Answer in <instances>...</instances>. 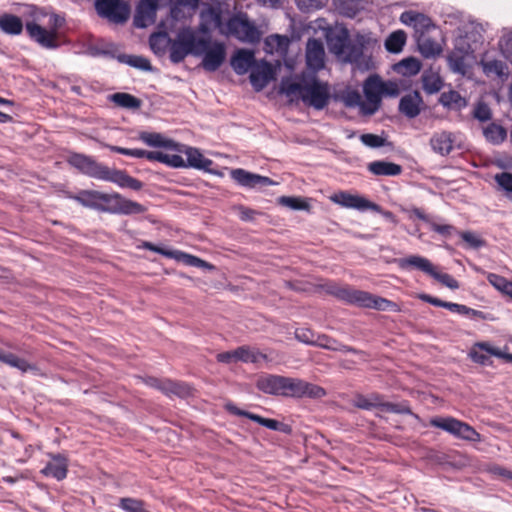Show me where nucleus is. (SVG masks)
Returning a JSON list of instances; mask_svg holds the SVG:
<instances>
[{
    "mask_svg": "<svg viewBox=\"0 0 512 512\" xmlns=\"http://www.w3.org/2000/svg\"><path fill=\"white\" fill-rule=\"evenodd\" d=\"M221 33L233 36L241 42L257 43L261 34L256 25L251 22L246 13H238L230 17L225 30Z\"/></svg>",
    "mask_w": 512,
    "mask_h": 512,
    "instance_id": "nucleus-6",
    "label": "nucleus"
},
{
    "mask_svg": "<svg viewBox=\"0 0 512 512\" xmlns=\"http://www.w3.org/2000/svg\"><path fill=\"white\" fill-rule=\"evenodd\" d=\"M100 191L80 190L76 194H69L68 197L86 208L97 210Z\"/></svg>",
    "mask_w": 512,
    "mask_h": 512,
    "instance_id": "nucleus-37",
    "label": "nucleus"
},
{
    "mask_svg": "<svg viewBox=\"0 0 512 512\" xmlns=\"http://www.w3.org/2000/svg\"><path fill=\"white\" fill-rule=\"evenodd\" d=\"M163 164H166L169 167L173 168H185L186 162L185 160L178 154H165L164 162Z\"/></svg>",
    "mask_w": 512,
    "mask_h": 512,
    "instance_id": "nucleus-64",
    "label": "nucleus"
},
{
    "mask_svg": "<svg viewBox=\"0 0 512 512\" xmlns=\"http://www.w3.org/2000/svg\"><path fill=\"white\" fill-rule=\"evenodd\" d=\"M183 153L186 155V167H192L198 170H203L213 175L223 176L222 172L214 170L211 168L213 165V161L203 156L199 149L193 147H186L185 150L182 149Z\"/></svg>",
    "mask_w": 512,
    "mask_h": 512,
    "instance_id": "nucleus-17",
    "label": "nucleus"
},
{
    "mask_svg": "<svg viewBox=\"0 0 512 512\" xmlns=\"http://www.w3.org/2000/svg\"><path fill=\"white\" fill-rule=\"evenodd\" d=\"M439 103L450 110H461L467 106V101L455 90L441 93Z\"/></svg>",
    "mask_w": 512,
    "mask_h": 512,
    "instance_id": "nucleus-36",
    "label": "nucleus"
},
{
    "mask_svg": "<svg viewBox=\"0 0 512 512\" xmlns=\"http://www.w3.org/2000/svg\"><path fill=\"white\" fill-rule=\"evenodd\" d=\"M236 354V362L241 361L244 363H258L261 360L266 361L267 355L263 354L257 349L251 348L249 346H240L235 349Z\"/></svg>",
    "mask_w": 512,
    "mask_h": 512,
    "instance_id": "nucleus-38",
    "label": "nucleus"
},
{
    "mask_svg": "<svg viewBox=\"0 0 512 512\" xmlns=\"http://www.w3.org/2000/svg\"><path fill=\"white\" fill-rule=\"evenodd\" d=\"M53 461L49 462L41 471V473L47 477L55 478L61 481L66 478L68 473L67 459L60 455H53Z\"/></svg>",
    "mask_w": 512,
    "mask_h": 512,
    "instance_id": "nucleus-26",
    "label": "nucleus"
},
{
    "mask_svg": "<svg viewBox=\"0 0 512 512\" xmlns=\"http://www.w3.org/2000/svg\"><path fill=\"white\" fill-rule=\"evenodd\" d=\"M367 169L376 176H398L403 171L401 165L385 160L370 162Z\"/></svg>",
    "mask_w": 512,
    "mask_h": 512,
    "instance_id": "nucleus-28",
    "label": "nucleus"
},
{
    "mask_svg": "<svg viewBox=\"0 0 512 512\" xmlns=\"http://www.w3.org/2000/svg\"><path fill=\"white\" fill-rule=\"evenodd\" d=\"M68 162L90 177L115 183L121 188L139 191L143 187L140 180L130 176L126 171L109 168L98 163L92 157L74 153L69 157Z\"/></svg>",
    "mask_w": 512,
    "mask_h": 512,
    "instance_id": "nucleus-1",
    "label": "nucleus"
},
{
    "mask_svg": "<svg viewBox=\"0 0 512 512\" xmlns=\"http://www.w3.org/2000/svg\"><path fill=\"white\" fill-rule=\"evenodd\" d=\"M279 204L286 206L292 210H306L310 209V204L303 197L296 196H281L278 199Z\"/></svg>",
    "mask_w": 512,
    "mask_h": 512,
    "instance_id": "nucleus-46",
    "label": "nucleus"
},
{
    "mask_svg": "<svg viewBox=\"0 0 512 512\" xmlns=\"http://www.w3.org/2000/svg\"><path fill=\"white\" fill-rule=\"evenodd\" d=\"M363 91L367 104H363L362 109L373 114L379 108L381 96L385 92V82L378 75H371L364 82Z\"/></svg>",
    "mask_w": 512,
    "mask_h": 512,
    "instance_id": "nucleus-11",
    "label": "nucleus"
},
{
    "mask_svg": "<svg viewBox=\"0 0 512 512\" xmlns=\"http://www.w3.org/2000/svg\"><path fill=\"white\" fill-rule=\"evenodd\" d=\"M497 184L507 192H512V173L501 172L495 175Z\"/></svg>",
    "mask_w": 512,
    "mask_h": 512,
    "instance_id": "nucleus-59",
    "label": "nucleus"
},
{
    "mask_svg": "<svg viewBox=\"0 0 512 512\" xmlns=\"http://www.w3.org/2000/svg\"><path fill=\"white\" fill-rule=\"evenodd\" d=\"M202 67L209 72L218 70L226 59V46L219 41L211 42L208 39V44L205 48H201Z\"/></svg>",
    "mask_w": 512,
    "mask_h": 512,
    "instance_id": "nucleus-12",
    "label": "nucleus"
},
{
    "mask_svg": "<svg viewBox=\"0 0 512 512\" xmlns=\"http://www.w3.org/2000/svg\"><path fill=\"white\" fill-rule=\"evenodd\" d=\"M360 140L363 144L372 148H378L384 145V139L382 137L371 133L362 134Z\"/></svg>",
    "mask_w": 512,
    "mask_h": 512,
    "instance_id": "nucleus-61",
    "label": "nucleus"
},
{
    "mask_svg": "<svg viewBox=\"0 0 512 512\" xmlns=\"http://www.w3.org/2000/svg\"><path fill=\"white\" fill-rule=\"evenodd\" d=\"M406 40V33L403 30H396L385 40V48L390 53H400L406 44Z\"/></svg>",
    "mask_w": 512,
    "mask_h": 512,
    "instance_id": "nucleus-40",
    "label": "nucleus"
},
{
    "mask_svg": "<svg viewBox=\"0 0 512 512\" xmlns=\"http://www.w3.org/2000/svg\"><path fill=\"white\" fill-rule=\"evenodd\" d=\"M106 147L114 153L122 154L125 156H130L134 158H145L147 159V153L148 151L143 149H130V148H124L120 146L115 145H106Z\"/></svg>",
    "mask_w": 512,
    "mask_h": 512,
    "instance_id": "nucleus-54",
    "label": "nucleus"
},
{
    "mask_svg": "<svg viewBox=\"0 0 512 512\" xmlns=\"http://www.w3.org/2000/svg\"><path fill=\"white\" fill-rule=\"evenodd\" d=\"M97 210L110 214L134 215L146 212L147 208L136 202L123 197L120 193L100 192Z\"/></svg>",
    "mask_w": 512,
    "mask_h": 512,
    "instance_id": "nucleus-5",
    "label": "nucleus"
},
{
    "mask_svg": "<svg viewBox=\"0 0 512 512\" xmlns=\"http://www.w3.org/2000/svg\"><path fill=\"white\" fill-rule=\"evenodd\" d=\"M0 30L9 35H19L23 30V22L16 15L4 13L0 15Z\"/></svg>",
    "mask_w": 512,
    "mask_h": 512,
    "instance_id": "nucleus-35",
    "label": "nucleus"
},
{
    "mask_svg": "<svg viewBox=\"0 0 512 512\" xmlns=\"http://www.w3.org/2000/svg\"><path fill=\"white\" fill-rule=\"evenodd\" d=\"M324 60L325 50L322 41L316 38L309 39L306 45L307 66L314 71H319L324 67Z\"/></svg>",
    "mask_w": 512,
    "mask_h": 512,
    "instance_id": "nucleus-18",
    "label": "nucleus"
},
{
    "mask_svg": "<svg viewBox=\"0 0 512 512\" xmlns=\"http://www.w3.org/2000/svg\"><path fill=\"white\" fill-rule=\"evenodd\" d=\"M298 7L301 10H316L322 8L327 0H296Z\"/></svg>",
    "mask_w": 512,
    "mask_h": 512,
    "instance_id": "nucleus-62",
    "label": "nucleus"
},
{
    "mask_svg": "<svg viewBox=\"0 0 512 512\" xmlns=\"http://www.w3.org/2000/svg\"><path fill=\"white\" fill-rule=\"evenodd\" d=\"M400 21L407 26L413 27L415 37L420 34L429 33L431 29H435V25L430 17L412 10L404 11L400 15Z\"/></svg>",
    "mask_w": 512,
    "mask_h": 512,
    "instance_id": "nucleus-16",
    "label": "nucleus"
},
{
    "mask_svg": "<svg viewBox=\"0 0 512 512\" xmlns=\"http://www.w3.org/2000/svg\"><path fill=\"white\" fill-rule=\"evenodd\" d=\"M327 45L331 53L340 57L344 55L348 46L349 32L346 28H341L335 32H330L326 37Z\"/></svg>",
    "mask_w": 512,
    "mask_h": 512,
    "instance_id": "nucleus-24",
    "label": "nucleus"
},
{
    "mask_svg": "<svg viewBox=\"0 0 512 512\" xmlns=\"http://www.w3.org/2000/svg\"><path fill=\"white\" fill-rule=\"evenodd\" d=\"M363 55L362 46L348 41L344 55L340 56L345 62H358Z\"/></svg>",
    "mask_w": 512,
    "mask_h": 512,
    "instance_id": "nucleus-49",
    "label": "nucleus"
},
{
    "mask_svg": "<svg viewBox=\"0 0 512 512\" xmlns=\"http://www.w3.org/2000/svg\"><path fill=\"white\" fill-rule=\"evenodd\" d=\"M473 114L474 117L481 122L490 120L492 116L490 107L484 102H479L476 105Z\"/></svg>",
    "mask_w": 512,
    "mask_h": 512,
    "instance_id": "nucleus-58",
    "label": "nucleus"
},
{
    "mask_svg": "<svg viewBox=\"0 0 512 512\" xmlns=\"http://www.w3.org/2000/svg\"><path fill=\"white\" fill-rule=\"evenodd\" d=\"M422 88L427 94L438 93L444 86L441 76L432 70H426L421 76Z\"/></svg>",
    "mask_w": 512,
    "mask_h": 512,
    "instance_id": "nucleus-34",
    "label": "nucleus"
},
{
    "mask_svg": "<svg viewBox=\"0 0 512 512\" xmlns=\"http://www.w3.org/2000/svg\"><path fill=\"white\" fill-rule=\"evenodd\" d=\"M382 411L396 413V414H405L411 415L412 410L407 402L400 403H392V402H382Z\"/></svg>",
    "mask_w": 512,
    "mask_h": 512,
    "instance_id": "nucleus-51",
    "label": "nucleus"
},
{
    "mask_svg": "<svg viewBox=\"0 0 512 512\" xmlns=\"http://www.w3.org/2000/svg\"><path fill=\"white\" fill-rule=\"evenodd\" d=\"M282 91L287 95L298 94L304 104L316 110L324 109L330 100L329 85L315 76L300 82H282Z\"/></svg>",
    "mask_w": 512,
    "mask_h": 512,
    "instance_id": "nucleus-3",
    "label": "nucleus"
},
{
    "mask_svg": "<svg viewBox=\"0 0 512 512\" xmlns=\"http://www.w3.org/2000/svg\"><path fill=\"white\" fill-rule=\"evenodd\" d=\"M424 107L423 98L418 91L405 94L399 102V111L410 119L417 117Z\"/></svg>",
    "mask_w": 512,
    "mask_h": 512,
    "instance_id": "nucleus-19",
    "label": "nucleus"
},
{
    "mask_svg": "<svg viewBox=\"0 0 512 512\" xmlns=\"http://www.w3.org/2000/svg\"><path fill=\"white\" fill-rule=\"evenodd\" d=\"M316 347H320L323 349L331 350V351H339L344 353H353L360 354L361 351L357 350L352 346L345 345L335 338L330 337L326 334H319L316 338Z\"/></svg>",
    "mask_w": 512,
    "mask_h": 512,
    "instance_id": "nucleus-31",
    "label": "nucleus"
},
{
    "mask_svg": "<svg viewBox=\"0 0 512 512\" xmlns=\"http://www.w3.org/2000/svg\"><path fill=\"white\" fill-rule=\"evenodd\" d=\"M0 362L7 364L11 367L17 368L23 373L28 371L36 373L38 371V367L36 365L29 363L24 358H20L13 353H6L0 351Z\"/></svg>",
    "mask_w": 512,
    "mask_h": 512,
    "instance_id": "nucleus-33",
    "label": "nucleus"
},
{
    "mask_svg": "<svg viewBox=\"0 0 512 512\" xmlns=\"http://www.w3.org/2000/svg\"><path fill=\"white\" fill-rule=\"evenodd\" d=\"M295 338L304 344L310 346H316V338L318 337V333H315L310 328H297L294 332Z\"/></svg>",
    "mask_w": 512,
    "mask_h": 512,
    "instance_id": "nucleus-50",
    "label": "nucleus"
},
{
    "mask_svg": "<svg viewBox=\"0 0 512 512\" xmlns=\"http://www.w3.org/2000/svg\"><path fill=\"white\" fill-rule=\"evenodd\" d=\"M483 71L487 76L496 75L502 77L507 69L506 64L501 60L482 61Z\"/></svg>",
    "mask_w": 512,
    "mask_h": 512,
    "instance_id": "nucleus-47",
    "label": "nucleus"
},
{
    "mask_svg": "<svg viewBox=\"0 0 512 512\" xmlns=\"http://www.w3.org/2000/svg\"><path fill=\"white\" fill-rule=\"evenodd\" d=\"M284 378L281 375H266L257 380L256 387L263 393L282 396Z\"/></svg>",
    "mask_w": 512,
    "mask_h": 512,
    "instance_id": "nucleus-25",
    "label": "nucleus"
},
{
    "mask_svg": "<svg viewBox=\"0 0 512 512\" xmlns=\"http://www.w3.org/2000/svg\"><path fill=\"white\" fill-rule=\"evenodd\" d=\"M208 39L196 37L193 30L184 28L177 34L176 39L171 43L169 49V58L173 63L182 62L187 55H201V48H205Z\"/></svg>",
    "mask_w": 512,
    "mask_h": 512,
    "instance_id": "nucleus-4",
    "label": "nucleus"
},
{
    "mask_svg": "<svg viewBox=\"0 0 512 512\" xmlns=\"http://www.w3.org/2000/svg\"><path fill=\"white\" fill-rule=\"evenodd\" d=\"M429 424L464 440H480V434L472 426L454 417H434L430 419Z\"/></svg>",
    "mask_w": 512,
    "mask_h": 512,
    "instance_id": "nucleus-8",
    "label": "nucleus"
},
{
    "mask_svg": "<svg viewBox=\"0 0 512 512\" xmlns=\"http://www.w3.org/2000/svg\"><path fill=\"white\" fill-rule=\"evenodd\" d=\"M342 101L347 107H356L359 105H363L361 103V95L356 90H347L343 92Z\"/></svg>",
    "mask_w": 512,
    "mask_h": 512,
    "instance_id": "nucleus-57",
    "label": "nucleus"
},
{
    "mask_svg": "<svg viewBox=\"0 0 512 512\" xmlns=\"http://www.w3.org/2000/svg\"><path fill=\"white\" fill-rule=\"evenodd\" d=\"M255 63L254 52L248 49H238L230 61L231 67L238 75L247 73Z\"/></svg>",
    "mask_w": 512,
    "mask_h": 512,
    "instance_id": "nucleus-22",
    "label": "nucleus"
},
{
    "mask_svg": "<svg viewBox=\"0 0 512 512\" xmlns=\"http://www.w3.org/2000/svg\"><path fill=\"white\" fill-rule=\"evenodd\" d=\"M398 265L401 269L414 268L430 276L435 269V266L427 258L418 255L401 258L398 260Z\"/></svg>",
    "mask_w": 512,
    "mask_h": 512,
    "instance_id": "nucleus-27",
    "label": "nucleus"
},
{
    "mask_svg": "<svg viewBox=\"0 0 512 512\" xmlns=\"http://www.w3.org/2000/svg\"><path fill=\"white\" fill-rule=\"evenodd\" d=\"M326 390L316 384L309 383L300 378L286 377L284 378L283 395L284 397L293 398H311L320 399L326 396Z\"/></svg>",
    "mask_w": 512,
    "mask_h": 512,
    "instance_id": "nucleus-7",
    "label": "nucleus"
},
{
    "mask_svg": "<svg viewBox=\"0 0 512 512\" xmlns=\"http://www.w3.org/2000/svg\"><path fill=\"white\" fill-rule=\"evenodd\" d=\"M331 201L345 208L357 209V210H373L376 212H381V208L378 204L373 203L366 198L353 195L346 191H340L331 196Z\"/></svg>",
    "mask_w": 512,
    "mask_h": 512,
    "instance_id": "nucleus-14",
    "label": "nucleus"
},
{
    "mask_svg": "<svg viewBox=\"0 0 512 512\" xmlns=\"http://www.w3.org/2000/svg\"><path fill=\"white\" fill-rule=\"evenodd\" d=\"M171 7V16L178 20L180 18V7H188L191 9H196L199 5V0H170Z\"/></svg>",
    "mask_w": 512,
    "mask_h": 512,
    "instance_id": "nucleus-52",
    "label": "nucleus"
},
{
    "mask_svg": "<svg viewBox=\"0 0 512 512\" xmlns=\"http://www.w3.org/2000/svg\"><path fill=\"white\" fill-rule=\"evenodd\" d=\"M322 288L327 294L347 304L381 311L393 310L396 307L394 302L386 298L352 288L348 285H340L331 281L322 285Z\"/></svg>",
    "mask_w": 512,
    "mask_h": 512,
    "instance_id": "nucleus-2",
    "label": "nucleus"
},
{
    "mask_svg": "<svg viewBox=\"0 0 512 512\" xmlns=\"http://www.w3.org/2000/svg\"><path fill=\"white\" fill-rule=\"evenodd\" d=\"M139 139L151 147H163L177 152L182 151L179 144L171 139L164 138L160 133L142 132Z\"/></svg>",
    "mask_w": 512,
    "mask_h": 512,
    "instance_id": "nucleus-30",
    "label": "nucleus"
},
{
    "mask_svg": "<svg viewBox=\"0 0 512 512\" xmlns=\"http://www.w3.org/2000/svg\"><path fill=\"white\" fill-rule=\"evenodd\" d=\"M476 48L469 43L468 35L460 37L456 40L453 51H458L461 54L473 56Z\"/></svg>",
    "mask_w": 512,
    "mask_h": 512,
    "instance_id": "nucleus-56",
    "label": "nucleus"
},
{
    "mask_svg": "<svg viewBox=\"0 0 512 512\" xmlns=\"http://www.w3.org/2000/svg\"><path fill=\"white\" fill-rule=\"evenodd\" d=\"M487 280L492 286H494L497 290L501 292L504 291L509 282L505 277L495 273H489L487 276Z\"/></svg>",
    "mask_w": 512,
    "mask_h": 512,
    "instance_id": "nucleus-63",
    "label": "nucleus"
},
{
    "mask_svg": "<svg viewBox=\"0 0 512 512\" xmlns=\"http://www.w3.org/2000/svg\"><path fill=\"white\" fill-rule=\"evenodd\" d=\"M430 144L436 153L448 155L453 150V135L447 131L435 133L430 139Z\"/></svg>",
    "mask_w": 512,
    "mask_h": 512,
    "instance_id": "nucleus-29",
    "label": "nucleus"
},
{
    "mask_svg": "<svg viewBox=\"0 0 512 512\" xmlns=\"http://www.w3.org/2000/svg\"><path fill=\"white\" fill-rule=\"evenodd\" d=\"M482 345H485L488 348L493 347L488 342H477L472 347L469 355L475 363H478L481 365H487L490 363V356H492V355L489 354L485 348L480 347Z\"/></svg>",
    "mask_w": 512,
    "mask_h": 512,
    "instance_id": "nucleus-44",
    "label": "nucleus"
},
{
    "mask_svg": "<svg viewBox=\"0 0 512 512\" xmlns=\"http://www.w3.org/2000/svg\"><path fill=\"white\" fill-rule=\"evenodd\" d=\"M230 176L238 185L250 189L256 187H267L275 184V182L267 176L252 173L242 168L232 169L230 171Z\"/></svg>",
    "mask_w": 512,
    "mask_h": 512,
    "instance_id": "nucleus-15",
    "label": "nucleus"
},
{
    "mask_svg": "<svg viewBox=\"0 0 512 512\" xmlns=\"http://www.w3.org/2000/svg\"><path fill=\"white\" fill-rule=\"evenodd\" d=\"M110 99L116 106L126 109H139L142 104L139 98L125 92L114 93Z\"/></svg>",
    "mask_w": 512,
    "mask_h": 512,
    "instance_id": "nucleus-39",
    "label": "nucleus"
},
{
    "mask_svg": "<svg viewBox=\"0 0 512 512\" xmlns=\"http://www.w3.org/2000/svg\"><path fill=\"white\" fill-rule=\"evenodd\" d=\"M144 382L146 385L161 391L163 394L169 397L177 396L180 398H185L191 395L192 392V389L188 384L184 382L172 381L170 379L147 377L144 379Z\"/></svg>",
    "mask_w": 512,
    "mask_h": 512,
    "instance_id": "nucleus-13",
    "label": "nucleus"
},
{
    "mask_svg": "<svg viewBox=\"0 0 512 512\" xmlns=\"http://www.w3.org/2000/svg\"><path fill=\"white\" fill-rule=\"evenodd\" d=\"M421 70V62L416 58L410 57L403 59L395 65V71L404 76H414Z\"/></svg>",
    "mask_w": 512,
    "mask_h": 512,
    "instance_id": "nucleus-43",
    "label": "nucleus"
},
{
    "mask_svg": "<svg viewBox=\"0 0 512 512\" xmlns=\"http://www.w3.org/2000/svg\"><path fill=\"white\" fill-rule=\"evenodd\" d=\"M28 35L45 48L57 47V34L55 31H48L37 23L26 24Z\"/></svg>",
    "mask_w": 512,
    "mask_h": 512,
    "instance_id": "nucleus-20",
    "label": "nucleus"
},
{
    "mask_svg": "<svg viewBox=\"0 0 512 512\" xmlns=\"http://www.w3.org/2000/svg\"><path fill=\"white\" fill-rule=\"evenodd\" d=\"M470 56L461 54L458 51H451L448 55V63L450 69L458 74L465 75L467 72V59Z\"/></svg>",
    "mask_w": 512,
    "mask_h": 512,
    "instance_id": "nucleus-42",
    "label": "nucleus"
},
{
    "mask_svg": "<svg viewBox=\"0 0 512 512\" xmlns=\"http://www.w3.org/2000/svg\"><path fill=\"white\" fill-rule=\"evenodd\" d=\"M97 13L113 23H124L129 18L130 8L121 0H96Z\"/></svg>",
    "mask_w": 512,
    "mask_h": 512,
    "instance_id": "nucleus-9",
    "label": "nucleus"
},
{
    "mask_svg": "<svg viewBox=\"0 0 512 512\" xmlns=\"http://www.w3.org/2000/svg\"><path fill=\"white\" fill-rule=\"evenodd\" d=\"M416 41L421 55L425 58L435 57L442 51L440 44L432 39L428 33L417 35Z\"/></svg>",
    "mask_w": 512,
    "mask_h": 512,
    "instance_id": "nucleus-32",
    "label": "nucleus"
},
{
    "mask_svg": "<svg viewBox=\"0 0 512 512\" xmlns=\"http://www.w3.org/2000/svg\"><path fill=\"white\" fill-rule=\"evenodd\" d=\"M202 18L208 23H213L216 28L223 30L222 12L219 8L209 7L206 12H202Z\"/></svg>",
    "mask_w": 512,
    "mask_h": 512,
    "instance_id": "nucleus-53",
    "label": "nucleus"
},
{
    "mask_svg": "<svg viewBox=\"0 0 512 512\" xmlns=\"http://www.w3.org/2000/svg\"><path fill=\"white\" fill-rule=\"evenodd\" d=\"M483 133L485 138L493 144L502 143L507 136L506 130L501 125L495 123H491L485 127Z\"/></svg>",
    "mask_w": 512,
    "mask_h": 512,
    "instance_id": "nucleus-45",
    "label": "nucleus"
},
{
    "mask_svg": "<svg viewBox=\"0 0 512 512\" xmlns=\"http://www.w3.org/2000/svg\"><path fill=\"white\" fill-rule=\"evenodd\" d=\"M382 402V396L377 393H372L369 396L358 394L354 399V406L365 410H370L372 408L382 409Z\"/></svg>",
    "mask_w": 512,
    "mask_h": 512,
    "instance_id": "nucleus-41",
    "label": "nucleus"
},
{
    "mask_svg": "<svg viewBox=\"0 0 512 512\" xmlns=\"http://www.w3.org/2000/svg\"><path fill=\"white\" fill-rule=\"evenodd\" d=\"M225 410L235 416L246 417L270 430L279 431L284 434H291L292 427L289 424L280 422L275 419L265 418L258 414L251 413L249 411L238 408L234 403L228 402L224 406Z\"/></svg>",
    "mask_w": 512,
    "mask_h": 512,
    "instance_id": "nucleus-10",
    "label": "nucleus"
},
{
    "mask_svg": "<svg viewBox=\"0 0 512 512\" xmlns=\"http://www.w3.org/2000/svg\"><path fill=\"white\" fill-rule=\"evenodd\" d=\"M431 277L450 289H458L459 282L450 274L437 271L435 268Z\"/></svg>",
    "mask_w": 512,
    "mask_h": 512,
    "instance_id": "nucleus-55",
    "label": "nucleus"
},
{
    "mask_svg": "<svg viewBox=\"0 0 512 512\" xmlns=\"http://www.w3.org/2000/svg\"><path fill=\"white\" fill-rule=\"evenodd\" d=\"M274 70L271 63L263 60L259 64L255 63L250 73V82L256 90L263 89L273 78Z\"/></svg>",
    "mask_w": 512,
    "mask_h": 512,
    "instance_id": "nucleus-21",
    "label": "nucleus"
},
{
    "mask_svg": "<svg viewBox=\"0 0 512 512\" xmlns=\"http://www.w3.org/2000/svg\"><path fill=\"white\" fill-rule=\"evenodd\" d=\"M142 248L144 249H147L149 251H153V252H156L160 255H163L167 258H170V259H173V257L175 256L174 253H175V250H170V249H167V248H164V247H160V246H157L151 242H148V241H144L141 245Z\"/></svg>",
    "mask_w": 512,
    "mask_h": 512,
    "instance_id": "nucleus-60",
    "label": "nucleus"
},
{
    "mask_svg": "<svg viewBox=\"0 0 512 512\" xmlns=\"http://www.w3.org/2000/svg\"><path fill=\"white\" fill-rule=\"evenodd\" d=\"M156 8V0H141L134 16V25L138 28L147 27L153 22Z\"/></svg>",
    "mask_w": 512,
    "mask_h": 512,
    "instance_id": "nucleus-23",
    "label": "nucleus"
},
{
    "mask_svg": "<svg viewBox=\"0 0 512 512\" xmlns=\"http://www.w3.org/2000/svg\"><path fill=\"white\" fill-rule=\"evenodd\" d=\"M174 255L175 256L173 257V259H175L179 262H183L184 264L189 265V266L198 267V268H203V267L208 266V263L205 262L204 260L200 259L199 257L179 251V250H175Z\"/></svg>",
    "mask_w": 512,
    "mask_h": 512,
    "instance_id": "nucleus-48",
    "label": "nucleus"
}]
</instances>
